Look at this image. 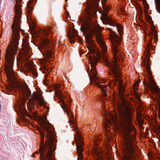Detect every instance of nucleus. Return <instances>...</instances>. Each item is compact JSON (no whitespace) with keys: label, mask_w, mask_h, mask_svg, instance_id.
<instances>
[{"label":"nucleus","mask_w":160,"mask_h":160,"mask_svg":"<svg viewBox=\"0 0 160 160\" xmlns=\"http://www.w3.org/2000/svg\"><path fill=\"white\" fill-rule=\"evenodd\" d=\"M138 111H139V112H139V111H139V110H138Z\"/></svg>","instance_id":"34"},{"label":"nucleus","mask_w":160,"mask_h":160,"mask_svg":"<svg viewBox=\"0 0 160 160\" xmlns=\"http://www.w3.org/2000/svg\"><path fill=\"white\" fill-rule=\"evenodd\" d=\"M121 84H122V82H121Z\"/></svg>","instance_id":"31"},{"label":"nucleus","mask_w":160,"mask_h":160,"mask_svg":"<svg viewBox=\"0 0 160 160\" xmlns=\"http://www.w3.org/2000/svg\"><path fill=\"white\" fill-rule=\"evenodd\" d=\"M32 114L33 116L35 118H37L42 121V127L43 129L46 132L47 139L46 143L44 146V138L45 134L42 131L40 132L41 139V145L40 148V157L42 160H54L52 154L55 150L56 142L55 138L56 135L54 133V129L52 125L50 123H47L45 120H46V115L45 114L43 118L38 115L37 112H32L29 111Z\"/></svg>","instance_id":"3"},{"label":"nucleus","mask_w":160,"mask_h":160,"mask_svg":"<svg viewBox=\"0 0 160 160\" xmlns=\"http://www.w3.org/2000/svg\"><path fill=\"white\" fill-rule=\"evenodd\" d=\"M107 1V0H102L101 1L102 5L104 8H105V6H105Z\"/></svg>","instance_id":"21"},{"label":"nucleus","mask_w":160,"mask_h":160,"mask_svg":"<svg viewBox=\"0 0 160 160\" xmlns=\"http://www.w3.org/2000/svg\"><path fill=\"white\" fill-rule=\"evenodd\" d=\"M86 23V24L82 26L81 29L84 33L85 40L88 45L87 48L90 54L89 56V60L90 61V70L91 73L94 79L96 78L97 72L96 69V65L98 60L99 56L96 53L95 50V47L93 43L91 38L94 35L95 36L97 42L99 44L102 53H103V60L106 64L110 68L112 74L115 78L120 77L119 74L120 68H118L119 65L118 62L122 60V58L119 51V45L121 41V38L116 34V32L108 28H107V29L109 32L110 37L112 39L111 46L112 52L113 53L114 63H112L109 61L106 55H104L107 52V48L105 42L103 41L102 34L100 32H97L96 28L92 23Z\"/></svg>","instance_id":"1"},{"label":"nucleus","mask_w":160,"mask_h":160,"mask_svg":"<svg viewBox=\"0 0 160 160\" xmlns=\"http://www.w3.org/2000/svg\"><path fill=\"white\" fill-rule=\"evenodd\" d=\"M138 84V83L136 82L135 83H134V85L135 86L137 85Z\"/></svg>","instance_id":"29"},{"label":"nucleus","mask_w":160,"mask_h":160,"mask_svg":"<svg viewBox=\"0 0 160 160\" xmlns=\"http://www.w3.org/2000/svg\"><path fill=\"white\" fill-rule=\"evenodd\" d=\"M124 110H132V109H131L128 106Z\"/></svg>","instance_id":"25"},{"label":"nucleus","mask_w":160,"mask_h":160,"mask_svg":"<svg viewBox=\"0 0 160 160\" xmlns=\"http://www.w3.org/2000/svg\"><path fill=\"white\" fill-rule=\"evenodd\" d=\"M23 116H27L29 117V114L28 112H26L27 111H18Z\"/></svg>","instance_id":"19"},{"label":"nucleus","mask_w":160,"mask_h":160,"mask_svg":"<svg viewBox=\"0 0 160 160\" xmlns=\"http://www.w3.org/2000/svg\"><path fill=\"white\" fill-rule=\"evenodd\" d=\"M22 45L23 55L25 57H26L27 58H23L19 60L18 61L17 58V66L18 68H20L21 70H20L21 71L24 70V68L25 67L26 65L27 67L31 70L32 75L37 77L38 76V73L33 67L32 62L30 60H28V59L30 56V48L29 43L26 42H23Z\"/></svg>","instance_id":"6"},{"label":"nucleus","mask_w":160,"mask_h":160,"mask_svg":"<svg viewBox=\"0 0 160 160\" xmlns=\"http://www.w3.org/2000/svg\"><path fill=\"white\" fill-rule=\"evenodd\" d=\"M158 107H159V110H160V103H159V104L158 105Z\"/></svg>","instance_id":"28"},{"label":"nucleus","mask_w":160,"mask_h":160,"mask_svg":"<svg viewBox=\"0 0 160 160\" xmlns=\"http://www.w3.org/2000/svg\"><path fill=\"white\" fill-rule=\"evenodd\" d=\"M124 91V89L123 88V86L122 85H121V87L119 89V92L121 93V98L122 99H123V101L124 102L125 100V98L123 96V92Z\"/></svg>","instance_id":"17"},{"label":"nucleus","mask_w":160,"mask_h":160,"mask_svg":"<svg viewBox=\"0 0 160 160\" xmlns=\"http://www.w3.org/2000/svg\"><path fill=\"white\" fill-rule=\"evenodd\" d=\"M32 3V1L30 0L27 4L28 8L27 10L28 11V12L29 16L30 15V14L32 12V11L33 9V8H32V5H30V4H31Z\"/></svg>","instance_id":"15"},{"label":"nucleus","mask_w":160,"mask_h":160,"mask_svg":"<svg viewBox=\"0 0 160 160\" xmlns=\"http://www.w3.org/2000/svg\"><path fill=\"white\" fill-rule=\"evenodd\" d=\"M94 85L97 86L99 88H101L102 92H103V102H105L104 100L106 101V98L107 95V91L108 90V88L107 86L104 85H101L99 84V83L96 82V81L94 82Z\"/></svg>","instance_id":"12"},{"label":"nucleus","mask_w":160,"mask_h":160,"mask_svg":"<svg viewBox=\"0 0 160 160\" xmlns=\"http://www.w3.org/2000/svg\"><path fill=\"white\" fill-rule=\"evenodd\" d=\"M43 68L45 73H46V71H48V72H49L51 70V69H49V68H48L46 66V65L44 66Z\"/></svg>","instance_id":"20"},{"label":"nucleus","mask_w":160,"mask_h":160,"mask_svg":"<svg viewBox=\"0 0 160 160\" xmlns=\"http://www.w3.org/2000/svg\"><path fill=\"white\" fill-rule=\"evenodd\" d=\"M21 8L20 5L16 6V15L12 26V38L11 45L8 47L5 54L6 72L7 78L11 82L10 86L6 87L7 91H10L16 88L14 86L15 83L14 81L15 80L13 67L15 55L17 53L18 48V41L20 37V32L22 30L21 28V19L22 18Z\"/></svg>","instance_id":"2"},{"label":"nucleus","mask_w":160,"mask_h":160,"mask_svg":"<svg viewBox=\"0 0 160 160\" xmlns=\"http://www.w3.org/2000/svg\"><path fill=\"white\" fill-rule=\"evenodd\" d=\"M24 101H23V102H22L21 104H22V105H23V104H24Z\"/></svg>","instance_id":"30"},{"label":"nucleus","mask_w":160,"mask_h":160,"mask_svg":"<svg viewBox=\"0 0 160 160\" xmlns=\"http://www.w3.org/2000/svg\"><path fill=\"white\" fill-rule=\"evenodd\" d=\"M50 28L43 30L44 37L42 38V43L39 47L44 57L49 59L53 58L52 51L54 49L55 42L48 39L47 36L51 33Z\"/></svg>","instance_id":"7"},{"label":"nucleus","mask_w":160,"mask_h":160,"mask_svg":"<svg viewBox=\"0 0 160 160\" xmlns=\"http://www.w3.org/2000/svg\"><path fill=\"white\" fill-rule=\"evenodd\" d=\"M18 89L23 95L24 98L30 97L27 103V107L29 108L28 110H31L33 108H35V107L37 106V102H36V101L38 100L39 101L38 102L42 107L47 110H49V108L45 104L46 102L43 97L41 95H38L37 94L31 95V92L27 84H21L18 85Z\"/></svg>","instance_id":"4"},{"label":"nucleus","mask_w":160,"mask_h":160,"mask_svg":"<svg viewBox=\"0 0 160 160\" xmlns=\"http://www.w3.org/2000/svg\"><path fill=\"white\" fill-rule=\"evenodd\" d=\"M144 7H145V9L146 10H147V11L149 9V7L148 4H146V5H144Z\"/></svg>","instance_id":"22"},{"label":"nucleus","mask_w":160,"mask_h":160,"mask_svg":"<svg viewBox=\"0 0 160 160\" xmlns=\"http://www.w3.org/2000/svg\"><path fill=\"white\" fill-rule=\"evenodd\" d=\"M105 9L106 10L107 12H108L110 9V8L109 7H108L107 8H106Z\"/></svg>","instance_id":"26"},{"label":"nucleus","mask_w":160,"mask_h":160,"mask_svg":"<svg viewBox=\"0 0 160 160\" xmlns=\"http://www.w3.org/2000/svg\"><path fill=\"white\" fill-rule=\"evenodd\" d=\"M155 32V37H154V38L155 39H156L157 38V37H158V34H157V33H156V32L154 30H153Z\"/></svg>","instance_id":"23"},{"label":"nucleus","mask_w":160,"mask_h":160,"mask_svg":"<svg viewBox=\"0 0 160 160\" xmlns=\"http://www.w3.org/2000/svg\"><path fill=\"white\" fill-rule=\"evenodd\" d=\"M136 89H137L135 88L133 95L136 99L137 100L138 102H140L141 101V99L140 98V96L138 93L136 92Z\"/></svg>","instance_id":"16"},{"label":"nucleus","mask_w":160,"mask_h":160,"mask_svg":"<svg viewBox=\"0 0 160 160\" xmlns=\"http://www.w3.org/2000/svg\"><path fill=\"white\" fill-rule=\"evenodd\" d=\"M141 110H142V108H141Z\"/></svg>","instance_id":"32"},{"label":"nucleus","mask_w":160,"mask_h":160,"mask_svg":"<svg viewBox=\"0 0 160 160\" xmlns=\"http://www.w3.org/2000/svg\"><path fill=\"white\" fill-rule=\"evenodd\" d=\"M153 89L155 90V88H153Z\"/></svg>","instance_id":"39"},{"label":"nucleus","mask_w":160,"mask_h":160,"mask_svg":"<svg viewBox=\"0 0 160 160\" xmlns=\"http://www.w3.org/2000/svg\"><path fill=\"white\" fill-rule=\"evenodd\" d=\"M55 93L58 97L60 100V102L62 103V105H61L62 107V108L63 110H65V108L66 107V105L63 99V98H65L64 95L62 94L61 91L60 90L55 91Z\"/></svg>","instance_id":"13"},{"label":"nucleus","mask_w":160,"mask_h":160,"mask_svg":"<svg viewBox=\"0 0 160 160\" xmlns=\"http://www.w3.org/2000/svg\"><path fill=\"white\" fill-rule=\"evenodd\" d=\"M66 112V113H67V114L68 115V116H70V112L69 111H68V110H67V111H65ZM70 114H72L71 112H70Z\"/></svg>","instance_id":"24"},{"label":"nucleus","mask_w":160,"mask_h":160,"mask_svg":"<svg viewBox=\"0 0 160 160\" xmlns=\"http://www.w3.org/2000/svg\"><path fill=\"white\" fill-rule=\"evenodd\" d=\"M134 129L130 125L124 128V133L126 137V143L124 150L125 158L126 160H135L136 156L135 151L136 148L134 142L135 132L132 131Z\"/></svg>","instance_id":"5"},{"label":"nucleus","mask_w":160,"mask_h":160,"mask_svg":"<svg viewBox=\"0 0 160 160\" xmlns=\"http://www.w3.org/2000/svg\"><path fill=\"white\" fill-rule=\"evenodd\" d=\"M69 37L71 43L74 42L77 38L79 42H81L82 40V38L78 37L77 31L75 29L72 28L70 30Z\"/></svg>","instance_id":"11"},{"label":"nucleus","mask_w":160,"mask_h":160,"mask_svg":"<svg viewBox=\"0 0 160 160\" xmlns=\"http://www.w3.org/2000/svg\"><path fill=\"white\" fill-rule=\"evenodd\" d=\"M131 111H104L103 113L107 117V119L111 120L115 119L117 118L118 114L122 118L125 117L128 113H131Z\"/></svg>","instance_id":"9"},{"label":"nucleus","mask_w":160,"mask_h":160,"mask_svg":"<svg viewBox=\"0 0 160 160\" xmlns=\"http://www.w3.org/2000/svg\"><path fill=\"white\" fill-rule=\"evenodd\" d=\"M67 2V0H65Z\"/></svg>","instance_id":"36"},{"label":"nucleus","mask_w":160,"mask_h":160,"mask_svg":"<svg viewBox=\"0 0 160 160\" xmlns=\"http://www.w3.org/2000/svg\"><path fill=\"white\" fill-rule=\"evenodd\" d=\"M143 110H145V109L144 108H143Z\"/></svg>","instance_id":"35"},{"label":"nucleus","mask_w":160,"mask_h":160,"mask_svg":"<svg viewBox=\"0 0 160 160\" xmlns=\"http://www.w3.org/2000/svg\"><path fill=\"white\" fill-rule=\"evenodd\" d=\"M76 133L78 137L76 140V145L77 148V152L78 154V160H82L83 159L82 152L83 149L82 147L84 146L83 142V139L82 138L80 133L77 131H76Z\"/></svg>","instance_id":"10"},{"label":"nucleus","mask_w":160,"mask_h":160,"mask_svg":"<svg viewBox=\"0 0 160 160\" xmlns=\"http://www.w3.org/2000/svg\"><path fill=\"white\" fill-rule=\"evenodd\" d=\"M101 19L105 24H109L112 26H114L115 25L117 28L118 32L120 35H121L123 33V28L120 24H118L116 23L113 20L111 19L108 16V13H105L101 14Z\"/></svg>","instance_id":"8"},{"label":"nucleus","mask_w":160,"mask_h":160,"mask_svg":"<svg viewBox=\"0 0 160 160\" xmlns=\"http://www.w3.org/2000/svg\"><path fill=\"white\" fill-rule=\"evenodd\" d=\"M158 114H159V117L160 118V111H158Z\"/></svg>","instance_id":"27"},{"label":"nucleus","mask_w":160,"mask_h":160,"mask_svg":"<svg viewBox=\"0 0 160 160\" xmlns=\"http://www.w3.org/2000/svg\"><path fill=\"white\" fill-rule=\"evenodd\" d=\"M20 1H21L22 0H19Z\"/></svg>","instance_id":"33"},{"label":"nucleus","mask_w":160,"mask_h":160,"mask_svg":"<svg viewBox=\"0 0 160 160\" xmlns=\"http://www.w3.org/2000/svg\"><path fill=\"white\" fill-rule=\"evenodd\" d=\"M148 53L147 54V55L146 56V58L147 59V62L146 63V65L145 66V68H146L147 70L148 71V72L150 74L151 73V72L150 70V65L149 64V62L150 59V54L149 53L150 52V49L148 48Z\"/></svg>","instance_id":"14"},{"label":"nucleus","mask_w":160,"mask_h":160,"mask_svg":"<svg viewBox=\"0 0 160 160\" xmlns=\"http://www.w3.org/2000/svg\"><path fill=\"white\" fill-rule=\"evenodd\" d=\"M66 110H68V109H67Z\"/></svg>","instance_id":"37"},{"label":"nucleus","mask_w":160,"mask_h":160,"mask_svg":"<svg viewBox=\"0 0 160 160\" xmlns=\"http://www.w3.org/2000/svg\"><path fill=\"white\" fill-rule=\"evenodd\" d=\"M75 114H76V112L75 111Z\"/></svg>","instance_id":"38"},{"label":"nucleus","mask_w":160,"mask_h":160,"mask_svg":"<svg viewBox=\"0 0 160 160\" xmlns=\"http://www.w3.org/2000/svg\"><path fill=\"white\" fill-rule=\"evenodd\" d=\"M153 36V34L152 33V32H151L150 35H149V41L148 42V45L149 46V47H150L152 45V37Z\"/></svg>","instance_id":"18"}]
</instances>
